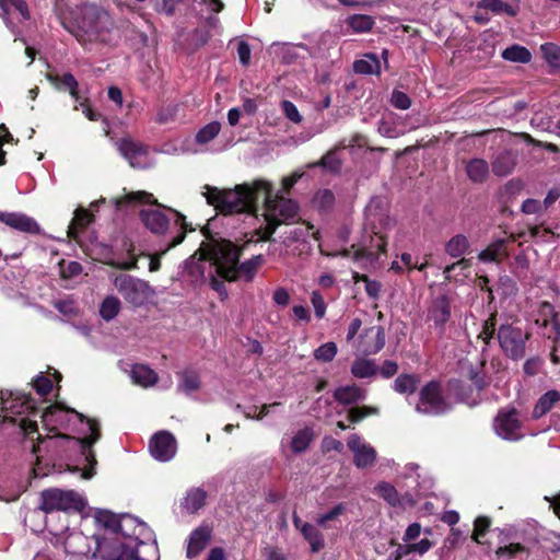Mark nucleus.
I'll list each match as a JSON object with an SVG mask.
<instances>
[{
    "instance_id": "obj_45",
    "label": "nucleus",
    "mask_w": 560,
    "mask_h": 560,
    "mask_svg": "<svg viewBox=\"0 0 560 560\" xmlns=\"http://www.w3.org/2000/svg\"><path fill=\"white\" fill-rule=\"evenodd\" d=\"M313 439V433L308 429L299 431L292 439L291 448L294 453L304 452Z\"/></svg>"
},
{
    "instance_id": "obj_2",
    "label": "nucleus",
    "mask_w": 560,
    "mask_h": 560,
    "mask_svg": "<svg viewBox=\"0 0 560 560\" xmlns=\"http://www.w3.org/2000/svg\"><path fill=\"white\" fill-rule=\"evenodd\" d=\"M269 182L256 179L236 185L233 189L206 186L207 202L224 214L247 212L256 215L261 194L268 191Z\"/></svg>"
},
{
    "instance_id": "obj_13",
    "label": "nucleus",
    "mask_w": 560,
    "mask_h": 560,
    "mask_svg": "<svg viewBox=\"0 0 560 560\" xmlns=\"http://www.w3.org/2000/svg\"><path fill=\"white\" fill-rule=\"evenodd\" d=\"M494 430L498 435L505 440H517L520 434L521 422L516 409H501L499 410L493 422Z\"/></svg>"
},
{
    "instance_id": "obj_58",
    "label": "nucleus",
    "mask_w": 560,
    "mask_h": 560,
    "mask_svg": "<svg viewBox=\"0 0 560 560\" xmlns=\"http://www.w3.org/2000/svg\"><path fill=\"white\" fill-rule=\"evenodd\" d=\"M33 385L37 394H39L40 396L48 395L52 389V382L44 375H38L35 378Z\"/></svg>"
},
{
    "instance_id": "obj_40",
    "label": "nucleus",
    "mask_w": 560,
    "mask_h": 560,
    "mask_svg": "<svg viewBox=\"0 0 560 560\" xmlns=\"http://www.w3.org/2000/svg\"><path fill=\"white\" fill-rule=\"evenodd\" d=\"M375 492L383 498L390 506L400 505L399 494L396 488L388 482H380L375 487Z\"/></svg>"
},
{
    "instance_id": "obj_50",
    "label": "nucleus",
    "mask_w": 560,
    "mask_h": 560,
    "mask_svg": "<svg viewBox=\"0 0 560 560\" xmlns=\"http://www.w3.org/2000/svg\"><path fill=\"white\" fill-rule=\"evenodd\" d=\"M353 278L357 282L363 281L365 283V292L370 298H372L374 300L378 299L381 288H382V285L378 281L371 280L366 275H359V273H355Z\"/></svg>"
},
{
    "instance_id": "obj_53",
    "label": "nucleus",
    "mask_w": 560,
    "mask_h": 560,
    "mask_svg": "<svg viewBox=\"0 0 560 560\" xmlns=\"http://www.w3.org/2000/svg\"><path fill=\"white\" fill-rule=\"evenodd\" d=\"M345 505L343 503H339L337 504L335 508H332L329 512L325 513V514H322L317 517L316 522L319 526H323L325 527L327 525L328 522H331V521H335L338 518V516H340L341 514H343L345 512Z\"/></svg>"
},
{
    "instance_id": "obj_49",
    "label": "nucleus",
    "mask_w": 560,
    "mask_h": 560,
    "mask_svg": "<svg viewBox=\"0 0 560 560\" xmlns=\"http://www.w3.org/2000/svg\"><path fill=\"white\" fill-rule=\"evenodd\" d=\"M337 354V346L335 342H326L314 351V358L320 362H330Z\"/></svg>"
},
{
    "instance_id": "obj_48",
    "label": "nucleus",
    "mask_w": 560,
    "mask_h": 560,
    "mask_svg": "<svg viewBox=\"0 0 560 560\" xmlns=\"http://www.w3.org/2000/svg\"><path fill=\"white\" fill-rule=\"evenodd\" d=\"M541 51L549 66L555 69H560V47L548 43L541 46Z\"/></svg>"
},
{
    "instance_id": "obj_17",
    "label": "nucleus",
    "mask_w": 560,
    "mask_h": 560,
    "mask_svg": "<svg viewBox=\"0 0 560 560\" xmlns=\"http://www.w3.org/2000/svg\"><path fill=\"white\" fill-rule=\"evenodd\" d=\"M385 346V331L382 326L365 329L359 346V351L364 355L380 352Z\"/></svg>"
},
{
    "instance_id": "obj_56",
    "label": "nucleus",
    "mask_w": 560,
    "mask_h": 560,
    "mask_svg": "<svg viewBox=\"0 0 560 560\" xmlns=\"http://www.w3.org/2000/svg\"><path fill=\"white\" fill-rule=\"evenodd\" d=\"M521 211L525 214H539L546 211L541 201L528 198L523 201Z\"/></svg>"
},
{
    "instance_id": "obj_30",
    "label": "nucleus",
    "mask_w": 560,
    "mask_h": 560,
    "mask_svg": "<svg viewBox=\"0 0 560 560\" xmlns=\"http://www.w3.org/2000/svg\"><path fill=\"white\" fill-rule=\"evenodd\" d=\"M93 221V215L85 209L79 208L74 211V217L69 224L68 235L71 238H77L81 230L88 226Z\"/></svg>"
},
{
    "instance_id": "obj_25",
    "label": "nucleus",
    "mask_w": 560,
    "mask_h": 560,
    "mask_svg": "<svg viewBox=\"0 0 560 560\" xmlns=\"http://www.w3.org/2000/svg\"><path fill=\"white\" fill-rule=\"evenodd\" d=\"M467 177L474 184H482L489 177V164L486 160L475 158L465 162Z\"/></svg>"
},
{
    "instance_id": "obj_62",
    "label": "nucleus",
    "mask_w": 560,
    "mask_h": 560,
    "mask_svg": "<svg viewBox=\"0 0 560 560\" xmlns=\"http://www.w3.org/2000/svg\"><path fill=\"white\" fill-rule=\"evenodd\" d=\"M303 175L304 173L302 172H294L290 176L283 177L281 182L282 188L279 190L281 195L288 194Z\"/></svg>"
},
{
    "instance_id": "obj_14",
    "label": "nucleus",
    "mask_w": 560,
    "mask_h": 560,
    "mask_svg": "<svg viewBox=\"0 0 560 560\" xmlns=\"http://www.w3.org/2000/svg\"><path fill=\"white\" fill-rule=\"evenodd\" d=\"M149 448L155 459L167 462L175 456L177 443L172 433L160 431L150 440Z\"/></svg>"
},
{
    "instance_id": "obj_31",
    "label": "nucleus",
    "mask_w": 560,
    "mask_h": 560,
    "mask_svg": "<svg viewBox=\"0 0 560 560\" xmlns=\"http://www.w3.org/2000/svg\"><path fill=\"white\" fill-rule=\"evenodd\" d=\"M207 493L205 490L200 488L191 489L187 492V495L184 498L182 502V506L188 513H195L200 510L206 503Z\"/></svg>"
},
{
    "instance_id": "obj_44",
    "label": "nucleus",
    "mask_w": 560,
    "mask_h": 560,
    "mask_svg": "<svg viewBox=\"0 0 560 560\" xmlns=\"http://www.w3.org/2000/svg\"><path fill=\"white\" fill-rule=\"evenodd\" d=\"M385 245H386V242L384 241V237L383 236H377V240H376V248H377V252H374L371 248H359L354 252L352 258L354 260H360V259H363V258H366L369 260H374V259H377L378 257V253H384L385 252Z\"/></svg>"
},
{
    "instance_id": "obj_37",
    "label": "nucleus",
    "mask_w": 560,
    "mask_h": 560,
    "mask_svg": "<svg viewBox=\"0 0 560 560\" xmlns=\"http://www.w3.org/2000/svg\"><path fill=\"white\" fill-rule=\"evenodd\" d=\"M502 58L513 62L527 63L532 59V54L523 46L513 45L502 51Z\"/></svg>"
},
{
    "instance_id": "obj_26",
    "label": "nucleus",
    "mask_w": 560,
    "mask_h": 560,
    "mask_svg": "<svg viewBox=\"0 0 560 560\" xmlns=\"http://www.w3.org/2000/svg\"><path fill=\"white\" fill-rule=\"evenodd\" d=\"M506 240L499 238L488 245L487 248L478 254V259L482 262H499L508 257Z\"/></svg>"
},
{
    "instance_id": "obj_7",
    "label": "nucleus",
    "mask_w": 560,
    "mask_h": 560,
    "mask_svg": "<svg viewBox=\"0 0 560 560\" xmlns=\"http://www.w3.org/2000/svg\"><path fill=\"white\" fill-rule=\"evenodd\" d=\"M532 334L522 328L518 322L499 326L497 338L503 353L512 360H521L526 354V342Z\"/></svg>"
},
{
    "instance_id": "obj_12",
    "label": "nucleus",
    "mask_w": 560,
    "mask_h": 560,
    "mask_svg": "<svg viewBox=\"0 0 560 560\" xmlns=\"http://www.w3.org/2000/svg\"><path fill=\"white\" fill-rule=\"evenodd\" d=\"M347 446L353 453V464L358 468L363 469L375 464V448L365 443L359 434H350L347 440Z\"/></svg>"
},
{
    "instance_id": "obj_6",
    "label": "nucleus",
    "mask_w": 560,
    "mask_h": 560,
    "mask_svg": "<svg viewBox=\"0 0 560 560\" xmlns=\"http://www.w3.org/2000/svg\"><path fill=\"white\" fill-rule=\"evenodd\" d=\"M77 26L80 33L77 38L84 42L98 40L109 44L113 40L114 20L105 10L88 4L81 8L80 16L77 19Z\"/></svg>"
},
{
    "instance_id": "obj_5",
    "label": "nucleus",
    "mask_w": 560,
    "mask_h": 560,
    "mask_svg": "<svg viewBox=\"0 0 560 560\" xmlns=\"http://www.w3.org/2000/svg\"><path fill=\"white\" fill-rule=\"evenodd\" d=\"M268 191L261 194L264 198V218L266 226L258 231L261 241H271V236L280 224H289L299 214V205L281 195L273 194L272 184L269 182Z\"/></svg>"
},
{
    "instance_id": "obj_19",
    "label": "nucleus",
    "mask_w": 560,
    "mask_h": 560,
    "mask_svg": "<svg viewBox=\"0 0 560 560\" xmlns=\"http://www.w3.org/2000/svg\"><path fill=\"white\" fill-rule=\"evenodd\" d=\"M0 222L21 232L36 234L39 232L37 222L26 214L15 212H0Z\"/></svg>"
},
{
    "instance_id": "obj_23",
    "label": "nucleus",
    "mask_w": 560,
    "mask_h": 560,
    "mask_svg": "<svg viewBox=\"0 0 560 560\" xmlns=\"http://www.w3.org/2000/svg\"><path fill=\"white\" fill-rule=\"evenodd\" d=\"M334 398L339 404L349 406L363 401L366 398V390L355 384L340 386L335 389Z\"/></svg>"
},
{
    "instance_id": "obj_29",
    "label": "nucleus",
    "mask_w": 560,
    "mask_h": 560,
    "mask_svg": "<svg viewBox=\"0 0 560 560\" xmlns=\"http://www.w3.org/2000/svg\"><path fill=\"white\" fill-rule=\"evenodd\" d=\"M378 366L373 360L355 359L351 364V374L357 378H370L377 374Z\"/></svg>"
},
{
    "instance_id": "obj_33",
    "label": "nucleus",
    "mask_w": 560,
    "mask_h": 560,
    "mask_svg": "<svg viewBox=\"0 0 560 560\" xmlns=\"http://www.w3.org/2000/svg\"><path fill=\"white\" fill-rule=\"evenodd\" d=\"M301 534L310 542L312 552H318L324 548L323 535L314 525L310 523L302 524Z\"/></svg>"
},
{
    "instance_id": "obj_11",
    "label": "nucleus",
    "mask_w": 560,
    "mask_h": 560,
    "mask_svg": "<svg viewBox=\"0 0 560 560\" xmlns=\"http://www.w3.org/2000/svg\"><path fill=\"white\" fill-rule=\"evenodd\" d=\"M452 300L445 292L433 294L428 306L427 320L432 322L439 332H444L445 324L452 315Z\"/></svg>"
},
{
    "instance_id": "obj_42",
    "label": "nucleus",
    "mask_w": 560,
    "mask_h": 560,
    "mask_svg": "<svg viewBox=\"0 0 560 560\" xmlns=\"http://www.w3.org/2000/svg\"><path fill=\"white\" fill-rule=\"evenodd\" d=\"M313 205L322 212L329 211L335 205V195L329 189H322L313 198Z\"/></svg>"
},
{
    "instance_id": "obj_9",
    "label": "nucleus",
    "mask_w": 560,
    "mask_h": 560,
    "mask_svg": "<svg viewBox=\"0 0 560 560\" xmlns=\"http://www.w3.org/2000/svg\"><path fill=\"white\" fill-rule=\"evenodd\" d=\"M452 409L451 401L443 394L440 382L430 381L419 392V400L416 410L425 416H441Z\"/></svg>"
},
{
    "instance_id": "obj_28",
    "label": "nucleus",
    "mask_w": 560,
    "mask_h": 560,
    "mask_svg": "<svg viewBox=\"0 0 560 560\" xmlns=\"http://www.w3.org/2000/svg\"><path fill=\"white\" fill-rule=\"evenodd\" d=\"M353 70L360 74H381V62L375 54H365L362 59L353 62Z\"/></svg>"
},
{
    "instance_id": "obj_24",
    "label": "nucleus",
    "mask_w": 560,
    "mask_h": 560,
    "mask_svg": "<svg viewBox=\"0 0 560 560\" xmlns=\"http://www.w3.org/2000/svg\"><path fill=\"white\" fill-rule=\"evenodd\" d=\"M211 530L208 527H198L191 532L187 546V557H197L208 545Z\"/></svg>"
},
{
    "instance_id": "obj_15",
    "label": "nucleus",
    "mask_w": 560,
    "mask_h": 560,
    "mask_svg": "<svg viewBox=\"0 0 560 560\" xmlns=\"http://www.w3.org/2000/svg\"><path fill=\"white\" fill-rule=\"evenodd\" d=\"M223 238H209L208 242L202 243L200 252L201 255L198 259H196V256L194 255L190 257V259L187 261V270L190 276L192 277H205V266L209 264V267L212 266L217 269V264L211 255V247L212 243L222 241Z\"/></svg>"
},
{
    "instance_id": "obj_55",
    "label": "nucleus",
    "mask_w": 560,
    "mask_h": 560,
    "mask_svg": "<svg viewBox=\"0 0 560 560\" xmlns=\"http://www.w3.org/2000/svg\"><path fill=\"white\" fill-rule=\"evenodd\" d=\"M324 168L337 172L340 170L341 163L340 160L337 158L336 153L334 151L327 152L319 161L318 163Z\"/></svg>"
},
{
    "instance_id": "obj_27",
    "label": "nucleus",
    "mask_w": 560,
    "mask_h": 560,
    "mask_svg": "<svg viewBox=\"0 0 560 560\" xmlns=\"http://www.w3.org/2000/svg\"><path fill=\"white\" fill-rule=\"evenodd\" d=\"M130 377L133 383L142 387L153 386L159 381L158 374L145 364H133L130 371Z\"/></svg>"
},
{
    "instance_id": "obj_3",
    "label": "nucleus",
    "mask_w": 560,
    "mask_h": 560,
    "mask_svg": "<svg viewBox=\"0 0 560 560\" xmlns=\"http://www.w3.org/2000/svg\"><path fill=\"white\" fill-rule=\"evenodd\" d=\"M68 412L73 413L82 423H85L88 429L86 432H89L90 435L84 438H72L67 434H58V436L63 440L73 441L81 448V453L90 466L89 469L83 471L82 477L89 479L94 476L95 466L97 464L92 446L101 438L100 423L95 419H90L74 409H63L58 405L47 407L42 415V419L46 425L57 424L62 422L65 415Z\"/></svg>"
},
{
    "instance_id": "obj_16",
    "label": "nucleus",
    "mask_w": 560,
    "mask_h": 560,
    "mask_svg": "<svg viewBox=\"0 0 560 560\" xmlns=\"http://www.w3.org/2000/svg\"><path fill=\"white\" fill-rule=\"evenodd\" d=\"M172 212H174L177 217V220L175 222V226L177 228L176 234L171 238V241L167 243L166 247L162 250L159 255H148L150 257V264H149V270L154 272L158 271L161 268V261L160 257L164 255L167 250L171 248L179 245L186 237L187 232V223L186 218L178 211L171 209Z\"/></svg>"
},
{
    "instance_id": "obj_1",
    "label": "nucleus",
    "mask_w": 560,
    "mask_h": 560,
    "mask_svg": "<svg viewBox=\"0 0 560 560\" xmlns=\"http://www.w3.org/2000/svg\"><path fill=\"white\" fill-rule=\"evenodd\" d=\"M97 523L108 529V535L96 538L97 552L104 560H158L154 544L138 541L127 536L124 523L132 522L130 516L119 518L112 512L101 511L95 516Z\"/></svg>"
},
{
    "instance_id": "obj_32",
    "label": "nucleus",
    "mask_w": 560,
    "mask_h": 560,
    "mask_svg": "<svg viewBox=\"0 0 560 560\" xmlns=\"http://www.w3.org/2000/svg\"><path fill=\"white\" fill-rule=\"evenodd\" d=\"M558 401H560V393L555 389L548 390L538 399L533 411L534 416L539 418L546 415Z\"/></svg>"
},
{
    "instance_id": "obj_46",
    "label": "nucleus",
    "mask_w": 560,
    "mask_h": 560,
    "mask_svg": "<svg viewBox=\"0 0 560 560\" xmlns=\"http://www.w3.org/2000/svg\"><path fill=\"white\" fill-rule=\"evenodd\" d=\"M380 410L377 407L372 406H363V407H353L348 411V419L352 423H358L364 418L369 416L378 415Z\"/></svg>"
},
{
    "instance_id": "obj_34",
    "label": "nucleus",
    "mask_w": 560,
    "mask_h": 560,
    "mask_svg": "<svg viewBox=\"0 0 560 560\" xmlns=\"http://www.w3.org/2000/svg\"><path fill=\"white\" fill-rule=\"evenodd\" d=\"M469 248L468 238L463 234L453 236L445 245V252L453 258L462 257Z\"/></svg>"
},
{
    "instance_id": "obj_41",
    "label": "nucleus",
    "mask_w": 560,
    "mask_h": 560,
    "mask_svg": "<svg viewBox=\"0 0 560 560\" xmlns=\"http://www.w3.org/2000/svg\"><path fill=\"white\" fill-rule=\"evenodd\" d=\"M120 310V301L116 296H107L101 304L100 315L106 322L115 318Z\"/></svg>"
},
{
    "instance_id": "obj_47",
    "label": "nucleus",
    "mask_w": 560,
    "mask_h": 560,
    "mask_svg": "<svg viewBox=\"0 0 560 560\" xmlns=\"http://www.w3.org/2000/svg\"><path fill=\"white\" fill-rule=\"evenodd\" d=\"M127 202H141V203H153L158 205L156 200L153 199L152 194L147 191H136L128 194L124 199L116 200V207L120 208L124 203Z\"/></svg>"
},
{
    "instance_id": "obj_54",
    "label": "nucleus",
    "mask_w": 560,
    "mask_h": 560,
    "mask_svg": "<svg viewBox=\"0 0 560 560\" xmlns=\"http://www.w3.org/2000/svg\"><path fill=\"white\" fill-rule=\"evenodd\" d=\"M390 103L395 108L398 109H408L411 106V100L410 97L398 90H394L390 96Z\"/></svg>"
},
{
    "instance_id": "obj_43",
    "label": "nucleus",
    "mask_w": 560,
    "mask_h": 560,
    "mask_svg": "<svg viewBox=\"0 0 560 560\" xmlns=\"http://www.w3.org/2000/svg\"><path fill=\"white\" fill-rule=\"evenodd\" d=\"M221 124L219 121H211L203 126L196 135V142L198 144H207L212 141L220 132Z\"/></svg>"
},
{
    "instance_id": "obj_35",
    "label": "nucleus",
    "mask_w": 560,
    "mask_h": 560,
    "mask_svg": "<svg viewBox=\"0 0 560 560\" xmlns=\"http://www.w3.org/2000/svg\"><path fill=\"white\" fill-rule=\"evenodd\" d=\"M375 22L371 15L352 14L347 19V25L354 33H365L373 28Z\"/></svg>"
},
{
    "instance_id": "obj_60",
    "label": "nucleus",
    "mask_w": 560,
    "mask_h": 560,
    "mask_svg": "<svg viewBox=\"0 0 560 560\" xmlns=\"http://www.w3.org/2000/svg\"><path fill=\"white\" fill-rule=\"evenodd\" d=\"M311 302L313 304L316 317L323 318L326 313V303H325L322 294L317 291H314L312 293Z\"/></svg>"
},
{
    "instance_id": "obj_63",
    "label": "nucleus",
    "mask_w": 560,
    "mask_h": 560,
    "mask_svg": "<svg viewBox=\"0 0 560 560\" xmlns=\"http://www.w3.org/2000/svg\"><path fill=\"white\" fill-rule=\"evenodd\" d=\"M398 371V364L395 361L386 360L383 362L382 366L378 368L377 373H380L384 378L393 377Z\"/></svg>"
},
{
    "instance_id": "obj_8",
    "label": "nucleus",
    "mask_w": 560,
    "mask_h": 560,
    "mask_svg": "<svg viewBox=\"0 0 560 560\" xmlns=\"http://www.w3.org/2000/svg\"><path fill=\"white\" fill-rule=\"evenodd\" d=\"M85 503L81 495L73 490L47 489L40 493L39 509L45 513L55 511L80 512Z\"/></svg>"
},
{
    "instance_id": "obj_4",
    "label": "nucleus",
    "mask_w": 560,
    "mask_h": 560,
    "mask_svg": "<svg viewBox=\"0 0 560 560\" xmlns=\"http://www.w3.org/2000/svg\"><path fill=\"white\" fill-rule=\"evenodd\" d=\"M211 255L217 264V275L228 281H235L241 276L250 281L262 262V256L257 255L240 264L241 249L228 240L212 243Z\"/></svg>"
},
{
    "instance_id": "obj_10",
    "label": "nucleus",
    "mask_w": 560,
    "mask_h": 560,
    "mask_svg": "<svg viewBox=\"0 0 560 560\" xmlns=\"http://www.w3.org/2000/svg\"><path fill=\"white\" fill-rule=\"evenodd\" d=\"M114 285L124 299L132 305H141L147 299L148 283L129 275H119Z\"/></svg>"
},
{
    "instance_id": "obj_51",
    "label": "nucleus",
    "mask_w": 560,
    "mask_h": 560,
    "mask_svg": "<svg viewBox=\"0 0 560 560\" xmlns=\"http://www.w3.org/2000/svg\"><path fill=\"white\" fill-rule=\"evenodd\" d=\"M490 524H491V521L489 517L487 516H478L475 522H474V534H472V539L478 542V544H481V540L480 538L482 536H485V534L487 533V530L489 529L490 527Z\"/></svg>"
},
{
    "instance_id": "obj_57",
    "label": "nucleus",
    "mask_w": 560,
    "mask_h": 560,
    "mask_svg": "<svg viewBox=\"0 0 560 560\" xmlns=\"http://www.w3.org/2000/svg\"><path fill=\"white\" fill-rule=\"evenodd\" d=\"M527 551L525 546L521 544H510L505 546H501L495 550V555L500 558L503 556H508L509 558L516 557L517 553Z\"/></svg>"
},
{
    "instance_id": "obj_52",
    "label": "nucleus",
    "mask_w": 560,
    "mask_h": 560,
    "mask_svg": "<svg viewBox=\"0 0 560 560\" xmlns=\"http://www.w3.org/2000/svg\"><path fill=\"white\" fill-rule=\"evenodd\" d=\"M544 307L549 310L550 313V324L553 331V336H548L549 339H552L555 343L560 341V320L559 314L555 311L552 304L545 302Z\"/></svg>"
},
{
    "instance_id": "obj_21",
    "label": "nucleus",
    "mask_w": 560,
    "mask_h": 560,
    "mask_svg": "<svg viewBox=\"0 0 560 560\" xmlns=\"http://www.w3.org/2000/svg\"><path fill=\"white\" fill-rule=\"evenodd\" d=\"M517 164V153L513 150H504L498 153L491 162L492 172L499 177L510 175Z\"/></svg>"
},
{
    "instance_id": "obj_61",
    "label": "nucleus",
    "mask_w": 560,
    "mask_h": 560,
    "mask_svg": "<svg viewBox=\"0 0 560 560\" xmlns=\"http://www.w3.org/2000/svg\"><path fill=\"white\" fill-rule=\"evenodd\" d=\"M237 55H238L240 62L244 67H247L250 63L252 51H250L249 45L245 40L238 42Z\"/></svg>"
},
{
    "instance_id": "obj_38",
    "label": "nucleus",
    "mask_w": 560,
    "mask_h": 560,
    "mask_svg": "<svg viewBox=\"0 0 560 560\" xmlns=\"http://www.w3.org/2000/svg\"><path fill=\"white\" fill-rule=\"evenodd\" d=\"M418 382V377L413 374H401L394 381L393 388L399 394H412L417 389Z\"/></svg>"
},
{
    "instance_id": "obj_18",
    "label": "nucleus",
    "mask_w": 560,
    "mask_h": 560,
    "mask_svg": "<svg viewBox=\"0 0 560 560\" xmlns=\"http://www.w3.org/2000/svg\"><path fill=\"white\" fill-rule=\"evenodd\" d=\"M47 80L55 85L56 89L60 91H69L72 98L80 104V106H84L89 98L82 96L79 90V82L73 77V74L67 72L62 75L47 74Z\"/></svg>"
},
{
    "instance_id": "obj_22",
    "label": "nucleus",
    "mask_w": 560,
    "mask_h": 560,
    "mask_svg": "<svg viewBox=\"0 0 560 560\" xmlns=\"http://www.w3.org/2000/svg\"><path fill=\"white\" fill-rule=\"evenodd\" d=\"M119 152L129 161L132 167L141 165V158L147 155V148L131 139H121L117 142Z\"/></svg>"
},
{
    "instance_id": "obj_36",
    "label": "nucleus",
    "mask_w": 560,
    "mask_h": 560,
    "mask_svg": "<svg viewBox=\"0 0 560 560\" xmlns=\"http://www.w3.org/2000/svg\"><path fill=\"white\" fill-rule=\"evenodd\" d=\"M478 8L489 10L495 14L505 13L509 16H515L517 9L502 0H481Z\"/></svg>"
},
{
    "instance_id": "obj_59",
    "label": "nucleus",
    "mask_w": 560,
    "mask_h": 560,
    "mask_svg": "<svg viewBox=\"0 0 560 560\" xmlns=\"http://www.w3.org/2000/svg\"><path fill=\"white\" fill-rule=\"evenodd\" d=\"M281 106H282L283 113L288 119H290L291 121H293L295 124H299L302 121V116L300 115L296 106L292 102L283 101Z\"/></svg>"
},
{
    "instance_id": "obj_39",
    "label": "nucleus",
    "mask_w": 560,
    "mask_h": 560,
    "mask_svg": "<svg viewBox=\"0 0 560 560\" xmlns=\"http://www.w3.org/2000/svg\"><path fill=\"white\" fill-rule=\"evenodd\" d=\"M179 392L191 394L200 388V380L196 372L185 371L180 374V380L177 386Z\"/></svg>"
},
{
    "instance_id": "obj_64",
    "label": "nucleus",
    "mask_w": 560,
    "mask_h": 560,
    "mask_svg": "<svg viewBox=\"0 0 560 560\" xmlns=\"http://www.w3.org/2000/svg\"><path fill=\"white\" fill-rule=\"evenodd\" d=\"M266 560H287V556L277 547L266 546L261 550Z\"/></svg>"
},
{
    "instance_id": "obj_20",
    "label": "nucleus",
    "mask_w": 560,
    "mask_h": 560,
    "mask_svg": "<svg viewBox=\"0 0 560 560\" xmlns=\"http://www.w3.org/2000/svg\"><path fill=\"white\" fill-rule=\"evenodd\" d=\"M140 218L145 228L156 235H162L168 230V218L158 209L141 210Z\"/></svg>"
}]
</instances>
